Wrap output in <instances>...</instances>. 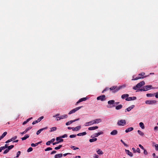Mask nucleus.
<instances>
[{"label": "nucleus", "mask_w": 158, "mask_h": 158, "mask_svg": "<svg viewBox=\"0 0 158 158\" xmlns=\"http://www.w3.org/2000/svg\"><path fill=\"white\" fill-rule=\"evenodd\" d=\"M151 89H154V88L152 87V85H147L143 87L142 89H140L139 91H146Z\"/></svg>", "instance_id": "f257e3e1"}, {"label": "nucleus", "mask_w": 158, "mask_h": 158, "mask_svg": "<svg viewBox=\"0 0 158 158\" xmlns=\"http://www.w3.org/2000/svg\"><path fill=\"white\" fill-rule=\"evenodd\" d=\"M145 84V82L144 81H142L139 83L137 85L133 87V89L135 90L137 89V88H139L142 86H143Z\"/></svg>", "instance_id": "f03ea898"}, {"label": "nucleus", "mask_w": 158, "mask_h": 158, "mask_svg": "<svg viewBox=\"0 0 158 158\" xmlns=\"http://www.w3.org/2000/svg\"><path fill=\"white\" fill-rule=\"evenodd\" d=\"M82 107V106H79L72 110L69 112L68 114H71L75 113L76 111L80 109Z\"/></svg>", "instance_id": "7ed1b4c3"}, {"label": "nucleus", "mask_w": 158, "mask_h": 158, "mask_svg": "<svg viewBox=\"0 0 158 158\" xmlns=\"http://www.w3.org/2000/svg\"><path fill=\"white\" fill-rule=\"evenodd\" d=\"M126 122L125 120H119L117 123L118 125L120 126H124L126 124Z\"/></svg>", "instance_id": "20e7f679"}, {"label": "nucleus", "mask_w": 158, "mask_h": 158, "mask_svg": "<svg viewBox=\"0 0 158 158\" xmlns=\"http://www.w3.org/2000/svg\"><path fill=\"white\" fill-rule=\"evenodd\" d=\"M157 101L155 100H147L145 101V103L148 105H153L155 104Z\"/></svg>", "instance_id": "39448f33"}, {"label": "nucleus", "mask_w": 158, "mask_h": 158, "mask_svg": "<svg viewBox=\"0 0 158 158\" xmlns=\"http://www.w3.org/2000/svg\"><path fill=\"white\" fill-rule=\"evenodd\" d=\"M97 99L98 100H100L102 101H103L106 100V96L104 95H101L97 97Z\"/></svg>", "instance_id": "423d86ee"}, {"label": "nucleus", "mask_w": 158, "mask_h": 158, "mask_svg": "<svg viewBox=\"0 0 158 158\" xmlns=\"http://www.w3.org/2000/svg\"><path fill=\"white\" fill-rule=\"evenodd\" d=\"M115 103V101L114 100H110V101H109L108 102V105L107 106V107L108 108H111L112 106H110V105H113ZM115 106L114 105H113L112 106Z\"/></svg>", "instance_id": "0eeeda50"}, {"label": "nucleus", "mask_w": 158, "mask_h": 158, "mask_svg": "<svg viewBox=\"0 0 158 158\" xmlns=\"http://www.w3.org/2000/svg\"><path fill=\"white\" fill-rule=\"evenodd\" d=\"M87 99V98H83L80 99L76 103V105H77L78 103L80 102H83V101H85Z\"/></svg>", "instance_id": "6e6552de"}, {"label": "nucleus", "mask_w": 158, "mask_h": 158, "mask_svg": "<svg viewBox=\"0 0 158 158\" xmlns=\"http://www.w3.org/2000/svg\"><path fill=\"white\" fill-rule=\"evenodd\" d=\"M136 98L135 97H129L126 98V100L127 101H130L136 99Z\"/></svg>", "instance_id": "1a4fd4ad"}, {"label": "nucleus", "mask_w": 158, "mask_h": 158, "mask_svg": "<svg viewBox=\"0 0 158 158\" xmlns=\"http://www.w3.org/2000/svg\"><path fill=\"white\" fill-rule=\"evenodd\" d=\"M126 85L125 84H124L122 85H120V86H119L118 87H117V89H116L115 92H117L119 90H120L122 88H124L125 87H126Z\"/></svg>", "instance_id": "9d476101"}, {"label": "nucleus", "mask_w": 158, "mask_h": 158, "mask_svg": "<svg viewBox=\"0 0 158 158\" xmlns=\"http://www.w3.org/2000/svg\"><path fill=\"white\" fill-rule=\"evenodd\" d=\"M101 121V120L100 119H95L94 120H93L92 121V124H94V123H100Z\"/></svg>", "instance_id": "9b49d317"}, {"label": "nucleus", "mask_w": 158, "mask_h": 158, "mask_svg": "<svg viewBox=\"0 0 158 158\" xmlns=\"http://www.w3.org/2000/svg\"><path fill=\"white\" fill-rule=\"evenodd\" d=\"M117 86H113L112 87H111L109 89H110V90H114V91H113L112 92L113 93H115L117 92H115V90H116V89H117Z\"/></svg>", "instance_id": "f8f14e48"}, {"label": "nucleus", "mask_w": 158, "mask_h": 158, "mask_svg": "<svg viewBox=\"0 0 158 158\" xmlns=\"http://www.w3.org/2000/svg\"><path fill=\"white\" fill-rule=\"evenodd\" d=\"M135 107V106L134 105H132L129 107L128 108H127L125 110V112L126 111H130L131 109H133L134 107Z\"/></svg>", "instance_id": "ddd939ff"}, {"label": "nucleus", "mask_w": 158, "mask_h": 158, "mask_svg": "<svg viewBox=\"0 0 158 158\" xmlns=\"http://www.w3.org/2000/svg\"><path fill=\"white\" fill-rule=\"evenodd\" d=\"M78 119H75L74 120H71L69 121V122H67L66 123V125L67 126L69 125L70 124H71L73 122H75L76 121L78 120Z\"/></svg>", "instance_id": "4468645a"}, {"label": "nucleus", "mask_w": 158, "mask_h": 158, "mask_svg": "<svg viewBox=\"0 0 158 158\" xmlns=\"http://www.w3.org/2000/svg\"><path fill=\"white\" fill-rule=\"evenodd\" d=\"M63 155L62 153L56 154L54 156V158H60L62 157Z\"/></svg>", "instance_id": "2eb2a0df"}, {"label": "nucleus", "mask_w": 158, "mask_h": 158, "mask_svg": "<svg viewBox=\"0 0 158 158\" xmlns=\"http://www.w3.org/2000/svg\"><path fill=\"white\" fill-rule=\"evenodd\" d=\"M56 140L58 141V143L62 142L63 141V139H62L60 137H57L56 138Z\"/></svg>", "instance_id": "dca6fc26"}, {"label": "nucleus", "mask_w": 158, "mask_h": 158, "mask_svg": "<svg viewBox=\"0 0 158 158\" xmlns=\"http://www.w3.org/2000/svg\"><path fill=\"white\" fill-rule=\"evenodd\" d=\"M148 75L146 76H145L143 77H137L135 78L134 79H132V81L133 80H137L138 79H143L145 77L148 76Z\"/></svg>", "instance_id": "f3484780"}, {"label": "nucleus", "mask_w": 158, "mask_h": 158, "mask_svg": "<svg viewBox=\"0 0 158 158\" xmlns=\"http://www.w3.org/2000/svg\"><path fill=\"white\" fill-rule=\"evenodd\" d=\"M125 151L126 152V153L130 156L132 157L133 156V154L132 152H130L129 150L125 149Z\"/></svg>", "instance_id": "a211bd4d"}, {"label": "nucleus", "mask_w": 158, "mask_h": 158, "mask_svg": "<svg viewBox=\"0 0 158 158\" xmlns=\"http://www.w3.org/2000/svg\"><path fill=\"white\" fill-rule=\"evenodd\" d=\"M153 146H154L155 147V150L157 151H158V144H156L155 142L152 143Z\"/></svg>", "instance_id": "6ab92c4d"}, {"label": "nucleus", "mask_w": 158, "mask_h": 158, "mask_svg": "<svg viewBox=\"0 0 158 158\" xmlns=\"http://www.w3.org/2000/svg\"><path fill=\"white\" fill-rule=\"evenodd\" d=\"M118 133V131L116 130H114L111 132L110 134L112 135H116Z\"/></svg>", "instance_id": "aec40b11"}, {"label": "nucleus", "mask_w": 158, "mask_h": 158, "mask_svg": "<svg viewBox=\"0 0 158 158\" xmlns=\"http://www.w3.org/2000/svg\"><path fill=\"white\" fill-rule=\"evenodd\" d=\"M129 95L128 94H125L122 95L121 96V98L123 99H124L126 98H128Z\"/></svg>", "instance_id": "412c9836"}, {"label": "nucleus", "mask_w": 158, "mask_h": 158, "mask_svg": "<svg viewBox=\"0 0 158 158\" xmlns=\"http://www.w3.org/2000/svg\"><path fill=\"white\" fill-rule=\"evenodd\" d=\"M41 142H39L38 143H36L35 144L34 143H32L31 144V145L32 147H34L37 146L39 144L41 143Z\"/></svg>", "instance_id": "4be33fe9"}, {"label": "nucleus", "mask_w": 158, "mask_h": 158, "mask_svg": "<svg viewBox=\"0 0 158 158\" xmlns=\"http://www.w3.org/2000/svg\"><path fill=\"white\" fill-rule=\"evenodd\" d=\"M123 107V106L122 105H119L116 106L115 109L117 110H118L121 109Z\"/></svg>", "instance_id": "5701e85b"}, {"label": "nucleus", "mask_w": 158, "mask_h": 158, "mask_svg": "<svg viewBox=\"0 0 158 158\" xmlns=\"http://www.w3.org/2000/svg\"><path fill=\"white\" fill-rule=\"evenodd\" d=\"M86 134V133L85 132H84L82 133H79L77 135V136H81L85 135Z\"/></svg>", "instance_id": "b1692460"}, {"label": "nucleus", "mask_w": 158, "mask_h": 158, "mask_svg": "<svg viewBox=\"0 0 158 158\" xmlns=\"http://www.w3.org/2000/svg\"><path fill=\"white\" fill-rule=\"evenodd\" d=\"M68 117V116L67 114H64L63 115H61L60 116L59 119H62L64 118H66Z\"/></svg>", "instance_id": "393cba45"}, {"label": "nucleus", "mask_w": 158, "mask_h": 158, "mask_svg": "<svg viewBox=\"0 0 158 158\" xmlns=\"http://www.w3.org/2000/svg\"><path fill=\"white\" fill-rule=\"evenodd\" d=\"M29 135H25V136L21 138V139L22 140H25L27 138H28L29 137Z\"/></svg>", "instance_id": "a878e982"}, {"label": "nucleus", "mask_w": 158, "mask_h": 158, "mask_svg": "<svg viewBox=\"0 0 158 158\" xmlns=\"http://www.w3.org/2000/svg\"><path fill=\"white\" fill-rule=\"evenodd\" d=\"M97 139L96 138H94L91 139H90L89 140V141L90 143H92L96 141L97 140Z\"/></svg>", "instance_id": "bb28decb"}, {"label": "nucleus", "mask_w": 158, "mask_h": 158, "mask_svg": "<svg viewBox=\"0 0 158 158\" xmlns=\"http://www.w3.org/2000/svg\"><path fill=\"white\" fill-rule=\"evenodd\" d=\"M92 124V121L89 122H87L85 123V126H88L90 125H91Z\"/></svg>", "instance_id": "cd10ccee"}, {"label": "nucleus", "mask_w": 158, "mask_h": 158, "mask_svg": "<svg viewBox=\"0 0 158 158\" xmlns=\"http://www.w3.org/2000/svg\"><path fill=\"white\" fill-rule=\"evenodd\" d=\"M59 114H56L55 116H53L54 117H56V120L57 121L60 120V119H59V118H60V117L57 116H59Z\"/></svg>", "instance_id": "c85d7f7f"}, {"label": "nucleus", "mask_w": 158, "mask_h": 158, "mask_svg": "<svg viewBox=\"0 0 158 158\" xmlns=\"http://www.w3.org/2000/svg\"><path fill=\"white\" fill-rule=\"evenodd\" d=\"M97 152L98 154H103L102 151L100 149H98Z\"/></svg>", "instance_id": "c756f323"}, {"label": "nucleus", "mask_w": 158, "mask_h": 158, "mask_svg": "<svg viewBox=\"0 0 158 158\" xmlns=\"http://www.w3.org/2000/svg\"><path fill=\"white\" fill-rule=\"evenodd\" d=\"M103 133V132H99L96 133L95 134V135H94V136L95 137H97L98 136H99V135H100L101 134H102Z\"/></svg>", "instance_id": "7c9ffc66"}, {"label": "nucleus", "mask_w": 158, "mask_h": 158, "mask_svg": "<svg viewBox=\"0 0 158 158\" xmlns=\"http://www.w3.org/2000/svg\"><path fill=\"white\" fill-rule=\"evenodd\" d=\"M138 132L139 134L141 136H143L144 135L143 133L140 130H138Z\"/></svg>", "instance_id": "2f4dec72"}, {"label": "nucleus", "mask_w": 158, "mask_h": 158, "mask_svg": "<svg viewBox=\"0 0 158 158\" xmlns=\"http://www.w3.org/2000/svg\"><path fill=\"white\" fill-rule=\"evenodd\" d=\"M139 125L140 127L141 128H144V125L143 123L142 122L140 123Z\"/></svg>", "instance_id": "473e14b6"}, {"label": "nucleus", "mask_w": 158, "mask_h": 158, "mask_svg": "<svg viewBox=\"0 0 158 158\" xmlns=\"http://www.w3.org/2000/svg\"><path fill=\"white\" fill-rule=\"evenodd\" d=\"M146 96L148 97H152V96H154V94H146Z\"/></svg>", "instance_id": "72a5a7b5"}, {"label": "nucleus", "mask_w": 158, "mask_h": 158, "mask_svg": "<svg viewBox=\"0 0 158 158\" xmlns=\"http://www.w3.org/2000/svg\"><path fill=\"white\" fill-rule=\"evenodd\" d=\"M7 134V133L6 132H4L1 136V138H3Z\"/></svg>", "instance_id": "f704fd0d"}, {"label": "nucleus", "mask_w": 158, "mask_h": 158, "mask_svg": "<svg viewBox=\"0 0 158 158\" xmlns=\"http://www.w3.org/2000/svg\"><path fill=\"white\" fill-rule=\"evenodd\" d=\"M44 129H40L36 132V134L38 135L41 132L43 131Z\"/></svg>", "instance_id": "c9c22d12"}, {"label": "nucleus", "mask_w": 158, "mask_h": 158, "mask_svg": "<svg viewBox=\"0 0 158 158\" xmlns=\"http://www.w3.org/2000/svg\"><path fill=\"white\" fill-rule=\"evenodd\" d=\"M62 147V145H59L58 147H56L55 148V150H58L61 147Z\"/></svg>", "instance_id": "e433bc0d"}, {"label": "nucleus", "mask_w": 158, "mask_h": 158, "mask_svg": "<svg viewBox=\"0 0 158 158\" xmlns=\"http://www.w3.org/2000/svg\"><path fill=\"white\" fill-rule=\"evenodd\" d=\"M71 148H72L74 150H75L76 149H79L78 148L75 147L74 146H72L71 147Z\"/></svg>", "instance_id": "4c0bfd02"}, {"label": "nucleus", "mask_w": 158, "mask_h": 158, "mask_svg": "<svg viewBox=\"0 0 158 158\" xmlns=\"http://www.w3.org/2000/svg\"><path fill=\"white\" fill-rule=\"evenodd\" d=\"M21 154V152L20 151H18L17 153V156H16V158H17L19 157V156Z\"/></svg>", "instance_id": "58836bf2"}, {"label": "nucleus", "mask_w": 158, "mask_h": 158, "mask_svg": "<svg viewBox=\"0 0 158 158\" xmlns=\"http://www.w3.org/2000/svg\"><path fill=\"white\" fill-rule=\"evenodd\" d=\"M44 118V116H41L38 119H37L38 120V122H40L43 118Z\"/></svg>", "instance_id": "ea45409f"}, {"label": "nucleus", "mask_w": 158, "mask_h": 158, "mask_svg": "<svg viewBox=\"0 0 158 158\" xmlns=\"http://www.w3.org/2000/svg\"><path fill=\"white\" fill-rule=\"evenodd\" d=\"M33 150V148L31 147L29 148L27 150V152H29L32 151Z\"/></svg>", "instance_id": "a19ab883"}, {"label": "nucleus", "mask_w": 158, "mask_h": 158, "mask_svg": "<svg viewBox=\"0 0 158 158\" xmlns=\"http://www.w3.org/2000/svg\"><path fill=\"white\" fill-rule=\"evenodd\" d=\"M145 74V73L144 72H142L139 74V76H141L143 77Z\"/></svg>", "instance_id": "79ce46f5"}, {"label": "nucleus", "mask_w": 158, "mask_h": 158, "mask_svg": "<svg viewBox=\"0 0 158 158\" xmlns=\"http://www.w3.org/2000/svg\"><path fill=\"white\" fill-rule=\"evenodd\" d=\"M109 89L108 87L106 88L105 89L102 91V93H103L106 91L108 90Z\"/></svg>", "instance_id": "37998d69"}, {"label": "nucleus", "mask_w": 158, "mask_h": 158, "mask_svg": "<svg viewBox=\"0 0 158 158\" xmlns=\"http://www.w3.org/2000/svg\"><path fill=\"white\" fill-rule=\"evenodd\" d=\"M52 150V148L50 147H48L45 149V151H47L49 150Z\"/></svg>", "instance_id": "c03bdc74"}, {"label": "nucleus", "mask_w": 158, "mask_h": 158, "mask_svg": "<svg viewBox=\"0 0 158 158\" xmlns=\"http://www.w3.org/2000/svg\"><path fill=\"white\" fill-rule=\"evenodd\" d=\"M133 129H127L125 130V132L126 133H127V132H130V131H132Z\"/></svg>", "instance_id": "a18cd8bd"}, {"label": "nucleus", "mask_w": 158, "mask_h": 158, "mask_svg": "<svg viewBox=\"0 0 158 158\" xmlns=\"http://www.w3.org/2000/svg\"><path fill=\"white\" fill-rule=\"evenodd\" d=\"M14 147L13 145L10 146L8 147V149L10 150V149Z\"/></svg>", "instance_id": "49530a36"}, {"label": "nucleus", "mask_w": 158, "mask_h": 158, "mask_svg": "<svg viewBox=\"0 0 158 158\" xmlns=\"http://www.w3.org/2000/svg\"><path fill=\"white\" fill-rule=\"evenodd\" d=\"M17 136H15L13 137H12L11 139V140H12V141H13L15 139H16L17 138Z\"/></svg>", "instance_id": "de8ad7c7"}, {"label": "nucleus", "mask_w": 158, "mask_h": 158, "mask_svg": "<svg viewBox=\"0 0 158 158\" xmlns=\"http://www.w3.org/2000/svg\"><path fill=\"white\" fill-rule=\"evenodd\" d=\"M9 151V150L7 148V149H6L5 150V151H4V152H3V153L4 154H6V153H7V152H8Z\"/></svg>", "instance_id": "09e8293b"}, {"label": "nucleus", "mask_w": 158, "mask_h": 158, "mask_svg": "<svg viewBox=\"0 0 158 158\" xmlns=\"http://www.w3.org/2000/svg\"><path fill=\"white\" fill-rule=\"evenodd\" d=\"M80 127H80L77 126V127H68V129H69V128H80Z\"/></svg>", "instance_id": "8fccbe9b"}, {"label": "nucleus", "mask_w": 158, "mask_h": 158, "mask_svg": "<svg viewBox=\"0 0 158 158\" xmlns=\"http://www.w3.org/2000/svg\"><path fill=\"white\" fill-rule=\"evenodd\" d=\"M76 136V135H70L69 137L70 138H73L75 137Z\"/></svg>", "instance_id": "3c124183"}, {"label": "nucleus", "mask_w": 158, "mask_h": 158, "mask_svg": "<svg viewBox=\"0 0 158 158\" xmlns=\"http://www.w3.org/2000/svg\"><path fill=\"white\" fill-rule=\"evenodd\" d=\"M144 150L143 153L145 155H147L148 154V152L145 149L143 150Z\"/></svg>", "instance_id": "603ef678"}, {"label": "nucleus", "mask_w": 158, "mask_h": 158, "mask_svg": "<svg viewBox=\"0 0 158 158\" xmlns=\"http://www.w3.org/2000/svg\"><path fill=\"white\" fill-rule=\"evenodd\" d=\"M38 122H38V120H36L33 121L32 124L34 125L36 123H38Z\"/></svg>", "instance_id": "864d4df0"}, {"label": "nucleus", "mask_w": 158, "mask_h": 158, "mask_svg": "<svg viewBox=\"0 0 158 158\" xmlns=\"http://www.w3.org/2000/svg\"><path fill=\"white\" fill-rule=\"evenodd\" d=\"M60 137L62 139V138H64L65 137H67V135L66 134H64L63 135L60 136Z\"/></svg>", "instance_id": "5fc2aeb1"}, {"label": "nucleus", "mask_w": 158, "mask_h": 158, "mask_svg": "<svg viewBox=\"0 0 158 158\" xmlns=\"http://www.w3.org/2000/svg\"><path fill=\"white\" fill-rule=\"evenodd\" d=\"M98 127L97 126H94V127H89L88 128H98Z\"/></svg>", "instance_id": "6e6d98bb"}, {"label": "nucleus", "mask_w": 158, "mask_h": 158, "mask_svg": "<svg viewBox=\"0 0 158 158\" xmlns=\"http://www.w3.org/2000/svg\"><path fill=\"white\" fill-rule=\"evenodd\" d=\"M28 130H26L23 132H20V134H25L27 131Z\"/></svg>", "instance_id": "4d7b16f0"}, {"label": "nucleus", "mask_w": 158, "mask_h": 158, "mask_svg": "<svg viewBox=\"0 0 158 158\" xmlns=\"http://www.w3.org/2000/svg\"><path fill=\"white\" fill-rule=\"evenodd\" d=\"M136 151L137 152H138L139 153H140V150L139 148H137Z\"/></svg>", "instance_id": "13d9d810"}, {"label": "nucleus", "mask_w": 158, "mask_h": 158, "mask_svg": "<svg viewBox=\"0 0 158 158\" xmlns=\"http://www.w3.org/2000/svg\"><path fill=\"white\" fill-rule=\"evenodd\" d=\"M55 141V139L53 138V139H51L50 141L51 142V143H52L54 142Z\"/></svg>", "instance_id": "bf43d9fd"}, {"label": "nucleus", "mask_w": 158, "mask_h": 158, "mask_svg": "<svg viewBox=\"0 0 158 158\" xmlns=\"http://www.w3.org/2000/svg\"><path fill=\"white\" fill-rule=\"evenodd\" d=\"M139 146L140 148H141L143 150L144 149V148L141 145L139 144Z\"/></svg>", "instance_id": "052dcab7"}, {"label": "nucleus", "mask_w": 158, "mask_h": 158, "mask_svg": "<svg viewBox=\"0 0 158 158\" xmlns=\"http://www.w3.org/2000/svg\"><path fill=\"white\" fill-rule=\"evenodd\" d=\"M51 142H50V141H48L46 143V144L47 145H50V143H51Z\"/></svg>", "instance_id": "680f3d73"}, {"label": "nucleus", "mask_w": 158, "mask_h": 158, "mask_svg": "<svg viewBox=\"0 0 158 158\" xmlns=\"http://www.w3.org/2000/svg\"><path fill=\"white\" fill-rule=\"evenodd\" d=\"M56 151H53L51 152V154L52 155L53 154L56 153Z\"/></svg>", "instance_id": "e2e57ef3"}, {"label": "nucleus", "mask_w": 158, "mask_h": 158, "mask_svg": "<svg viewBox=\"0 0 158 158\" xmlns=\"http://www.w3.org/2000/svg\"><path fill=\"white\" fill-rule=\"evenodd\" d=\"M71 154L70 153H65V154H63V156H67V155H68V154Z\"/></svg>", "instance_id": "0e129e2a"}, {"label": "nucleus", "mask_w": 158, "mask_h": 158, "mask_svg": "<svg viewBox=\"0 0 158 158\" xmlns=\"http://www.w3.org/2000/svg\"><path fill=\"white\" fill-rule=\"evenodd\" d=\"M11 141H12V140H11V139H9L8 140H7L6 142V143H9Z\"/></svg>", "instance_id": "69168bd1"}, {"label": "nucleus", "mask_w": 158, "mask_h": 158, "mask_svg": "<svg viewBox=\"0 0 158 158\" xmlns=\"http://www.w3.org/2000/svg\"><path fill=\"white\" fill-rule=\"evenodd\" d=\"M94 157L95 158H98V156L96 154H95Z\"/></svg>", "instance_id": "338daca9"}, {"label": "nucleus", "mask_w": 158, "mask_h": 158, "mask_svg": "<svg viewBox=\"0 0 158 158\" xmlns=\"http://www.w3.org/2000/svg\"><path fill=\"white\" fill-rule=\"evenodd\" d=\"M132 149L133 150V152H135V153L136 152V150L135 149V148H132Z\"/></svg>", "instance_id": "774afa93"}]
</instances>
